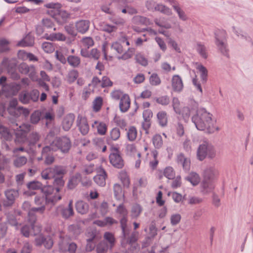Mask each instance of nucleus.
Listing matches in <instances>:
<instances>
[{
    "label": "nucleus",
    "instance_id": "nucleus-1",
    "mask_svg": "<svg viewBox=\"0 0 253 253\" xmlns=\"http://www.w3.org/2000/svg\"><path fill=\"white\" fill-rule=\"evenodd\" d=\"M212 117L211 113L202 108L197 110L196 114L192 117V121L198 130L213 133L219 131L220 128L216 125V120Z\"/></svg>",
    "mask_w": 253,
    "mask_h": 253
},
{
    "label": "nucleus",
    "instance_id": "nucleus-2",
    "mask_svg": "<svg viewBox=\"0 0 253 253\" xmlns=\"http://www.w3.org/2000/svg\"><path fill=\"white\" fill-rule=\"evenodd\" d=\"M54 178L53 183V185L56 187L55 188L51 185H47L42 189V192L45 196L46 202L51 203L52 205H55L61 199L62 196L59 192L64 185L63 176H57Z\"/></svg>",
    "mask_w": 253,
    "mask_h": 253
},
{
    "label": "nucleus",
    "instance_id": "nucleus-3",
    "mask_svg": "<svg viewBox=\"0 0 253 253\" xmlns=\"http://www.w3.org/2000/svg\"><path fill=\"white\" fill-rule=\"evenodd\" d=\"M216 152L214 146L208 141L201 144L197 150V156L200 161L204 160L206 157L213 159L215 157Z\"/></svg>",
    "mask_w": 253,
    "mask_h": 253
},
{
    "label": "nucleus",
    "instance_id": "nucleus-4",
    "mask_svg": "<svg viewBox=\"0 0 253 253\" xmlns=\"http://www.w3.org/2000/svg\"><path fill=\"white\" fill-rule=\"evenodd\" d=\"M215 43L221 54L226 57L229 56L226 33L225 31L218 30L215 33Z\"/></svg>",
    "mask_w": 253,
    "mask_h": 253
},
{
    "label": "nucleus",
    "instance_id": "nucleus-5",
    "mask_svg": "<svg viewBox=\"0 0 253 253\" xmlns=\"http://www.w3.org/2000/svg\"><path fill=\"white\" fill-rule=\"evenodd\" d=\"M66 167L61 165H55L49 167L41 172L42 177L44 179H50L57 176H63L67 173Z\"/></svg>",
    "mask_w": 253,
    "mask_h": 253
},
{
    "label": "nucleus",
    "instance_id": "nucleus-6",
    "mask_svg": "<svg viewBox=\"0 0 253 253\" xmlns=\"http://www.w3.org/2000/svg\"><path fill=\"white\" fill-rule=\"evenodd\" d=\"M52 146H54L56 151L60 150L62 153H68L72 146L71 141L67 136L56 138L52 142Z\"/></svg>",
    "mask_w": 253,
    "mask_h": 253
},
{
    "label": "nucleus",
    "instance_id": "nucleus-7",
    "mask_svg": "<svg viewBox=\"0 0 253 253\" xmlns=\"http://www.w3.org/2000/svg\"><path fill=\"white\" fill-rule=\"evenodd\" d=\"M33 129V126L29 124H24L20 126L15 130V141L16 143L23 144L27 139V133Z\"/></svg>",
    "mask_w": 253,
    "mask_h": 253
},
{
    "label": "nucleus",
    "instance_id": "nucleus-8",
    "mask_svg": "<svg viewBox=\"0 0 253 253\" xmlns=\"http://www.w3.org/2000/svg\"><path fill=\"white\" fill-rule=\"evenodd\" d=\"M111 49L114 50L118 54H123L122 56L118 57L119 59L126 60L130 58L134 52V49L128 48L125 52L124 53V49L123 45L121 42H115L112 43Z\"/></svg>",
    "mask_w": 253,
    "mask_h": 253
},
{
    "label": "nucleus",
    "instance_id": "nucleus-9",
    "mask_svg": "<svg viewBox=\"0 0 253 253\" xmlns=\"http://www.w3.org/2000/svg\"><path fill=\"white\" fill-rule=\"evenodd\" d=\"M21 89V85L15 83H11L3 85L1 88L2 93L6 97L16 95Z\"/></svg>",
    "mask_w": 253,
    "mask_h": 253
},
{
    "label": "nucleus",
    "instance_id": "nucleus-10",
    "mask_svg": "<svg viewBox=\"0 0 253 253\" xmlns=\"http://www.w3.org/2000/svg\"><path fill=\"white\" fill-rule=\"evenodd\" d=\"M109 160L111 164L116 168L122 169L124 166V161L117 148L112 149V152L109 156Z\"/></svg>",
    "mask_w": 253,
    "mask_h": 253
},
{
    "label": "nucleus",
    "instance_id": "nucleus-11",
    "mask_svg": "<svg viewBox=\"0 0 253 253\" xmlns=\"http://www.w3.org/2000/svg\"><path fill=\"white\" fill-rule=\"evenodd\" d=\"M219 172L214 166L207 167L203 172V179L213 181L217 177Z\"/></svg>",
    "mask_w": 253,
    "mask_h": 253
},
{
    "label": "nucleus",
    "instance_id": "nucleus-12",
    "mask_svg": "<svg viewBox=\"0 0 253 253\" xmlns=\"http://www.w3.org/2000/svg\"><path fill=\"white\" fill-rule=\"evenodd\" d=\"M59 250L62 252L68 251L69 253H75L77 250V245L74 243H69L65 239H61L59 243Z\"/></svg>",
    "mask_w": 253,
    "mask_h": 253
},
{
    "label": "nucleus",
    "instance_id": "nucleus-13",
    "mask_svg": "<svg viewBox=\"0 0 253 253\" xmlns=\"http://www.w3.org/2000/svg\"><path fill=\"white\" fill-rule=\"evenodd\" d=\"M18 191L16 190L9 189L5 192V196L6 200L4 202L3 205L5 207H9L12 205L15 200L18 197Z\"/></svg>",
    "mask_w": 253,
    "mask_h": 253
},
{
    "label": "nucleus",
    "instance_id": "nucleus-14",
    "mask_svg": "<svg viewBox=\"0 0 253 253\" xmlns=\"http://www.w3.org/2000/svg\"><path fill=\"white\" fill-rule=\"evenodd\" d=\"M107 176V173L105 169L101 167H100L97 169V174L93 178L94 181L100 186H104L106 184Z\"/></svg>",
    "mask_w": 253,
    "mask_h": 253
},
{
    "label": "nucleus",
    "instance_id": "nucleus-15",
    "mask_svg": "<svg viewBox=\"0 0 253 253\" xmlns=\"http://www.w3.org/2000/svg\"><path fill=\"white\" fill-rule=\"evenodd\" d=\"M77 122V126L81 133L83 135L87 134L89 130V126L86 119L81 116H79Z\"/></svg>",
    "mask_w": 253,
    "mask_h": 253
},
{
    "label": "nucleus",
    "instance_id": "nucleus-16",
    "mask_svg": "<svg viewBox=\"0 0 253 253\" xmlns=\"http://www.w3.org/2000/svg\"><path fill=\"white\" fill-rule=\"evenodd\" d=\"M40 134L34 131H32L28 136V146L33 148L34 152L36 151V144L40 140Z\"/></svg>",
    "mask_w": 253,
    "mask_h": 253
},
{
    "label": "nucleus",
    "instance_id": "nucleus-17",
    "mask_svg": "<svg viewBox=\"0 0 253 253\" xmlns=\"http://www.w3.org/2000/svg\"><path fill=\"white\" fill-rule=\"evenodd\" d=\"M201 192L203 195H207L212 192L214 188L213 181L203 179L201 184Z\"/></svg>",
    "mask_w": 253,
    "mask_h": 253
},
{
    "label": "nucleus",
    "instance_id": "nucleus-18",
    "mask_svg": "<svg viewBox=\"0 0 253 253\" xmlns=\"http://www.w3.org/2000/svg\"><path fill=\"white\" fill-rule=\"evenodd\" d=\"M171 85L173 90L176 92H180L183 88V84L181 77L179 75H174L171 80Z\"/></svg>",
    "mask_w": 253,
    "mask_h": 253
},
{
    "label": "nucleus",
    "instance_id": "nucleus-19",
    "mask_svg": "<svg viewBox=\"0 0 253 253\" xmlns=\"http://www.w3.org/2000/svg\"><path fill=\"white\" fill-rule=\"evenodd\" d=\"M75 120L73 114L67 115L63 119L62 123V128L65 131H68L71 128Z\"/></svg>",
    "mask_w": 253,
    "mask_h": 253
},
{
    "label": "nucleus",
    "instance_id": "nucleus-20",
    "mask_svg": "<svg viewBox=\"0 0 253 253\" xmlns=\"http://www.w3.org/2000/svg\"><path fill=\"white\" fill-rule=\"evenodd\" d=\"M76 29L78 32L84 34L89 29L90 22L88 20H82L76 23Z\"/></svg>",
    "mask_w": 253,
    "mask_h": 253
},
{
    "label": "nucleus",
    "instance_id": "nucleus-21",
    "mask_svg": "<svg viewBox=\"0 0 253 253\" xmlns=\"http://www.w3.org/2000/svg\"><path fill=\"white\" fill-rule=\"evenodd\" d=\"M57 14H56V18L58 23L61 24L66 22L70 19L71 14L66 10L63 9H59L57 10Z\"/></svg>",
    "mask_w": 253,
    "mask_h": 253
},
{
    "label": "nucleus",
    "instance_id": "nucleus-22",
    "mask_svg": "<svg viewBox=\"0 0 253 253\" xmlns=\"http://www.w3.org/2000/svg\"><path fill=\"white\" fill-rule=\"evenodd\" d=\"M130 99L128 95L124 94L121 98L119 107L122 112H126L130 107Z\"/></svg>",
    "mask_w": 253,
    "mask_h": 253
},
{
    "label": "nucleus",
    "instance_id": "nucleus-23",
    "mask_svg": "<svg viewBox=\"0 0 253 253\" xmlns=\"http://www.w3.org/2000/svg\"><path fill=\"white\" fill-rule=\"evenodd\" d=\"M138 233L136 232H133L130 237L127 239V242L131 244L130 250L132 253H136L139 250V247L137 244H134L133 246L132 244L135 243L137 240Z\"/></svg>",
    "mask_w": 253,
    "mask_h": 253
},
{
    "label": "nucleus",
    "instance_id": "nucleus-24",
    "mask_svg": "<svg viewBox=\"0 0 253 253\" xmlns=\"http://www.w3.org/2000/svg\"><path fill=\"white\" fill-rule=\"evenodd\" d=\"M191 104L192 107L190 108L189 106H186L183 108L181 113L185 119H188L190 116L191 112L192 110H196L198 108V103L193 100H191Z\"/></svg>",
    "mask_w": 253,
    "mask_h": 253
},
{
    "label": "nucleus",
    "instance_id": "nucleus-25",
    "mask_svg": "<svg viewBox=\"0 0 253 253\" xmlns=\"http://www.w3.org/2000/svg\"><path fill=\"white\" fill-rule=\"evenodd\" d=\"M18 68L20 72L25 75L29 73L30 76H31L35 72V68L34 65H28L25 63L20 64Z\"/></svg>",
    "mask_w": 253,
    "mask_h": 253
},
{
    "label": "nucleus",
    "instance_id": "nucleus-26",
    "mask_svg": "<svg viewBox=\"0 0 253 253\" xmlns=\"http://www.w3.org/2000/svg\"><path fill=\"white\" fill-rule=\"evenodd\" d=\"M196 69L200 73V78L203 84H206L208 80V71L207 68L203 65L198 63H196Z\"/></svg>",
    "mask_w": 253,
    "mask_h": 253
},
{
    "label": "nucleus",
    "instance_id": "nucleus-27",
    "mask_svg": "<svg viewBox=\"0 0 253 253\" xmlns=\"http://www.w3.org/2000/svg\"><path fill=\"white\" fill-rule=\"evenodd\" d=\"M27 161L26 156L15 155L13 160V165L16 168H20L25 166Z\"/></svg>",
    "mask_w": 253,
    "mask_h": 253
},
{
    "label": "nucleus",
    "instance_id": "nucleus-28",
    "mask_svg": "<svg viewBox=\"0 0 253 253\" xmlns=\"http://www.w3.org/2000/svg\"><path fill=\"white\" fill-rule=\"evenodd\" d=\"M177 161L178 164L182 166L184 170L187 171L190 169V161L189 159L185 158L183 154H180L177 156Z\"/></svg>",
    "mask_w": 253,
    "mask_h": 253
},
{
    "label": "nucleus",
    "instance_id": "nucleus-29",
    "mask_svg": "<svg viewBox=\"0 0 253 253\" xmlns=\"http://www.w3.org/2000/svg\"><path fill=\"white\" fill-rule=\"evenodd\" d=\"M132 21L133 23L138 25H149L152 24L148 18L140 15L134 16Z\"/></svg>",
    "mask_w": 253,
    "mask_h": 253
},
{
    "label": "nucleus",
    "instance_id": "nucleus-30",
    "mask_svg": "<svg viewBox=\"0 0 253 253\" xmlns=\"http://www.w3.org/2000/svg\"><path fill=\"white\" fill-rule=\"evenodd\" d=\"M74 211L73 208V201L69 202L68 206L66 208H64L62 210L61 214L62 216L65 218H68L74 214Z\"/></svg>",
    "mask_w": 253,
    "mask_h": 253
},
{
    "label": "nucleus",
    "instance_id": "nucleus-31",
    "mask_svg": "<svg viewBox=\"0 0 253 253\" xmlns=\"http://www.w3.org/2000/svg\"><path fill=\"white\" fill-rule=\"evenodd\" d=\"M77 211L81 214L86 213L88 210V205L83 201H79L76 204Z\"/></svg>",
    "mask_w": 253,
    "mask_h": 253
},
{
    "label": "nucleus",
    "instance_id": "nucleus-32",
    "mask_svg": "<svg viewBox=\"0 0 253 253\" xmlns=\"http://www.w3.org/2000/svg\"><path fill=\"white\" fill-rule=\"evenodd\" d=\"M113 190L114 196L117 200H124V195L123 193L122 187L119 184L116 183L114 185Z\"/></svg>",
    "mask_w": 253,
    "mask_h": 253
},
{
    "label": "nucleus",
    "instance_id": "nucleus-33",
    "mask_svg": "<svg viewBox=\"0 0 253 253\" xmlns=\"http://www.w3.org/2000/svg\"><path fill=\"white\" fill-rule=\"evenodd\" d=\"M45 38L46 39L51 41H65L66 39L65 36L61 33H52L49 35L46 34Z\"/></svg>",
    "mask_w": 253,
    "mask_h": 253
},
{
    "label": "nucleus",
    "instance_id": "nucleus-34",
    "mask_svg": "<svg viewBox=\"0 0 253 253\" xmlns=\"http://www.w3.org/2000/svg\"><path fill=\"white\" fill-rule=\"evenodd\" d=\"M185 179L189 181L193 186L198 185L200 181V177L199 174L194 172H190L189 175L185 177Z\"/></svg>",
    "mask_w": 253,
    "mask_h": 253
},
{
    "label": "nucleus",
    "instance_id": "nucleus-35",
    "mask_svg": "<svg viewBox=\"0 0 253 253\" xmlns=\"http://www.w3.org/2000/svg\"><path fill=\"white\" fill-rule=\"evenodd\" d=\"M196 49L197 52L202 58L204 59H207L208 58V50L205 45L200 42H198L197 44Z\"/></svg>",
    "mask_w": 253,
    "mask_h": 253
},
{
    "label": "nucleus",
    "instance_id": "nucleus-36",
    "mask_svg": "<svg viewBox=\"0 0 253 253\" xmlns=\"http://www.w3.org/2000/svg\"><path fill=\"white\" fill-rule=\"evenodd\" d=\"M79 76V72L77 70L72 69L69 71L66 75V81L70 84L75 82L78 79Z\"/></svg>",
    "mask_w": 253,
    "mask_h": 253
},
{
    "label": "nucleus",
    "instance_id": "nucleus-37",
    "mask_svg": "<svg viewBox=\"0 0 253 253\" xmlns=\"http://www.w3.org/2000/svg\"><path fill=\"white\" fill-rule=\"evenodd\" d=\"M127 216H122L120 220V223L121 228L122 230V233L124 238L126 239L127 236L129 233V229L127 226Z\"/></svg>",
    "mask_w": 253,
    "mask_h": 253
},
{
    "label": "nucleus",
    "instance_id": "nucleus-38",
    "mask_svg": "<svg viewBox=\"0 0 253 253\" xmlns=\"http://www.w3.org/2000/svg\"><path fill=\"white\" fill-rule=\"evenodd\" d=\"M67 60L69 64L74 68L78 67L81 63L80 57L75 55H69L68 56Z\"/></svg>",
    "mask_w": 253,
    "mask_h": 253
},
{
    "label": "nucleus",
    "instance_id": "nucleus-39",
    "mask_svg": "<svg viewBox=\"0 0 253 253\" xmlns=\"http://www.w3.org/2000/svg\"><path fill=\"white\" fill-rule=\"evenodd\" d=\"M173 9L177 13L178 16L180 20L183 21H185L188 20V18L187 15L181 8L179 4L177 5H174Z\"/></svg>",
    "mask_w": 253,
    "mask_h": 253
},
{
    "label": "nucleus",
    "instance_id": "nucleus-40",
    "mask_svg": "<svg viewBox=\"0 0 253 253\" xmlns=\"http://www.w3.org/2000/svg\"><path fill=\"white\" fill-rule=\"evenodd\" d=\"M155 11H158L167 15H170L172 14L171 9L162 4H157L154 7Z\"/></svg>",
    "mask_w": 253,
    "mask_h": 253
},
{
    "label": "nucleus",
    "instance_id": "nucleus-41",
    "mask_svg": "<svg viewBox=\"0 0 253 253\" xmlns=\"http://www.w3.org/2000/svg\"><path fill=\"white\" fill-rule=\"evenodd\" d=\"M34 43V38L30 36H27L24 39L19 42L17 45L19 46H32Z\"/></svg>",
    "mask_w": 253,
    "mask_h": 253
},
{
    "label": "nucleus",
    "instance_id": "nucleus-42",
    "mask_svg": "<svg viewBox=\"0 0 253 253\" xmlns=\"http://www.w3.org/2000/svg\"><path fill=\"white\" fill-rule=\"evenodd\" d=\"M157 116L159 125L162 126H166L168 123L167 113L164 111H161L159 112Z\"/></svg>",
    "mask_w": 253,
    "mask_h": 253
},
{
    "label": "nucleus",
    "instance_id": "nucleus-43",
    "mask_svg": "<svg viewBox=\"0 0 253 253\" xmlns=\"http://www.w3.org/2000/svg\"><path fill=\"white\" fill-rule=\"evenodd\" d=\"M142 211V207L138 204H134L131 210V216L132 218L138 217Z\"/></svg>",
    "mask_w": 253,
    "mask_h": 253
},
{
    "label": "nucleus",
    "instance_id": "nucleus-44",
    "mask_svg": "<svg viewBox=\"0 0 253 253\" xmlns=\"http://www.w3.org/2000/svg\"><path fill=\"white\" fill-rule=\"evenodd\" d=\"M81 42L82 47L85 48H89L94 44V41L92 38L90 37H85L83 38Z\"/></svg>",
    "mask_w": 253,
    "mask_h": 253
},
{
    "label": "nucleus",
    "instance_id": "nucleus-45",
    "mask_svg": "<svg viewBox=\"0 0 253 253\" xmlns=\"http://www.w3.org/2000/svg\"><path fill=\"white\" fill-rule=\"evenodd\" d=\"M121 132L118 127H114L110 132L109 138L113 141H116L120 137Z\"/></svg>",
    "mask_w": 253,
    "mask_h": 253
},
{
    "label": "nucleus",
    "instance_id": "nucleus-46",
    "mask_svg": "<svg viewBox=\"0 0 253 253\" xmlns=\"http://www.w3.org/2000/svg\"><path fill=\"white\" fill-rule=\"evenodd\" d=\"M137 130L134 126H130L127 132V137L128 139L130 141H134L137 136Z\"/></svg>",
    "mask_w": 253,
    "mask_h": 253
},
{
    "label": "nucleus",
    "instance_id": "nucleus-47",
    "mask_svg": "<svg viewBox=\"0 0 253 253\" xmlns=\"http://www.w3.org/2000/svg\"><path fill=\"white\" fill-rule=\"evenodd\" d=\"M95 237V234L93 233H92L91 237L86 240L87 243L85 248L86 251L91 252L94 249L95 244L93 242V239Z\"/></svg>",
    "mask_w": 253,
    "mask_h": 253
},
{
    "label": "nucleus",
    "instance_id": "nucleus-48",
    "mask_svg": "<svg viewBox=\"0 0 253 253\" xmlns=\"http://www.w3.org/2000/svg\"><path fill=\"white\" fill-rule=\"evenodd\" d=\"M41 112L37 110L34 111L31 115L30 122L33 124H37L41 120Z\"/></svg>",
    "mask_w": 253,
    "mask_h": 253
},
{
    "label": "nucleus",
    "instance_id": "nucleus-49",
    "mask_svg": "<svg viewBox=\"0 0 253 253\" xmlns=\"http://www.w3.org/2000/svg\"><path fill=\"white\" fill-rule=\"evenodd\" d=\"M109 249V246L106 241H102L97 246V253H106Z\"/></svg>",
    "mask_w": 253,
    "mask_h": 253
},
{
    "label": "nucleus",
    "instance_id": "nucleus-50",
    "mask_svg": "<svg viewBox=\"0 0 253 253\" xmlns=\"http://www.w3.org/2000/svg\"><path fill=\"white\" fill-rule=\"evenodd\" d=\"M153 144L156 148H160L163 145V139L160 134H156L152 139Z\"/></svg>",
    "mask_w": 253,
    "mask_h": 253
},
{
    "label": "nucleus",
    "instance_id": "nucleus-51",
    "mask_svg": "<svg viewBox=\"0 0 253 253\" xmlns=\"http://www.w3.org/2000/svg\"><path fill=\"white\" fill-rule=\"evenodd\" d=\"M103 99L101 97H96L93 102V108L95 112L99 111L102 105Z\"/></svg>",
    "mask_w": 253,
    "mask_h": 253
},
{
    "label": "nucleus",
    "instance_id": "nucleus-52",
    "mask_svg": "<svg viewBox=\"0 0 253 253\" xmlns=\"http://www.w3.org/2000/svg\"><path fill=\"white\" fill-rule=\"evenodd\" d=\"M42 48L46 53H52L54 50V47L52 43L49 42H44L42 45Z\"/></svg>",
    "mask_w": 253,
    "mask_h": 253
},
{
    "label": "nucleus",
    "instance_id": "nucleus-53",
    "mask_svg": "<svg viewBox=\"0 0 253 253\" xmlns=\"http://www.w3.org/2000/svg\"><path fill=\"white\" fill-rule=\"evenodd\" d=\"M164 175L169 179H173L175 177V172L172 167H167L164 170Z\"/></svg>",
    "mask_w": 253,
    "mask_h": 253
},
{
    "label": "nucleus",
    "instance_id": "nucleus-54",
    "mask_svg": "<svg viewBox=\"0 0 253 253\" xmlns=\"http://www.w3.org/2000/svg\"><path fill=\"white\" fill-rule=\"evenodd\" d=\"M149 81L151 85L155 86L159 85L161 83L160 78L156 73H153L151 75Z\"/></svg>",
    "mask_w": 253,
    "mask_h": 253
},
{
    "label": "nucleus",
    "instance_id": "nucleus-55",
    "mask_svg": "<svg viewBox=\"0 0 253 253\" xmlns=\"http://www.w3.org/2000/svg\"><path fill=\"white\" fill-rule=\"evenodd\" d=\"M155 100L158 104L164 106L168 105L170 102L169 98L167 95L157 97L155 98Z\"/></svg>",
    "mask_w": 253,
    "mask_h": 253
},
{
    "label": "nucleus",
    "instance_id": "nucleus-56",
    "mask_svg": "<svg viewBox=\"0 0 253 253\" xmlns=\"http://www.w3.org/2000/svg\"><path fill=\"white\" fill-rule=\"evenodd\" d=\"M135 60L137 63L143 66L148 65L147 59L141 53H138L135 55Z\"/></svg>",
    "mask_w": 253,
    "mask_h": 253
},
{
    "label": "nucleus",
    "instance_id": "nucleus-57",
    "mask_svg": "<svg viewBox=\"0 0 253 253\" xmlns=\"http://www.w3.org/2000/svg\"><path fill=\"white\" fill-rule=\"evenodd\" d=\"M101 29L102 31L111 33L115 32L117 28L116 26L111 25L107 23H103L101 25Z\"/></svg>",
    "mask_w": 253,
    "mask_h": 253
},
{
    "label": "nucleus",
    "instance_id": "nucleus-58",
    "mask_svg": "<svg viewBox=\"0 0 253 253\" xmlns=\"http://www.w3.org/2000/svg\"><path fill=\"white\" fill-rule=\"evenodd\" d=\"M64 29L65 31L69 35L75 37L77 35V33L74 28L73 23H69L65 26Z\"/></svg>",
    "mask_w": 253,
    "mask_h": 253
},
{
    "label": "nucleus",
    "instance_id": "nucleus-59",
    "mask_svg": "<svg viewBox=\"0 0 253 253\" xmlns=\"http://www.w3.org/2000/svg\"><path fill=\"white\" fill-rule=\"evenodd\" d=\"M181 216L179 213L173 214L170 216V223L172 226L178 224L181 220Z\"/></svg>",
    "mask_w": 253,
    "mask_h": 253
},
{
    "label": "nucleus",
    "instance_id": "nucleus-60",
    "mask_svg": "<svg viewBox=\"0 0 253 253\" xmlns=\"http://www.w3.org/2000/svg\"><path fill=\"white\" fill-rule=\"evenodd\" d=\"M104 239L110 244V248L112 249L115 243V238L112 234L109 232H106L104 236Z\"/></svg>",
    "mask_w": 253,
    "mask_h": 253
},
{
    "label": "nucleus",
    "instance_id": "nucleus-61",
    "mask_svg": "<svg viewBox=\"0 0 253 253\" xmlns=\"http://www.w3.org/2000/svg\"><path fill=\"white\" fill-rule=\"evenodd\" d=\"M172 105L174 112L178 114H180L181 111L179 108L180 102L177 98L174 97L172 99Z\"/></svg>",
    "mask_w": 253,
    "mask_h": 253
},
{
    "label": "nucleus",
    "instance_id": "nucleus-62",
    "mask_svg": "<svg viewBox=\"0 0 253 253\" xmlns=\"http://www.w3.org/2000/svg\"><path fill=\"white\" fill-rule=\"evenodd\" d=\"M56 151L54 146H52V143L50 146H46L43 147L42 151V156H46V155H50L49 153L51 151Z\"/></svg>",
    "mask_w": 253,
    "mask_h": 253
},
{
    "label": "nucleus",
    "instance_id": "nucleus-63",
    "mask_svg": "<svg viewBox=\"0 0 253 253\" xmlns=\"http://www.w3.org/2000/svg\"><path fill=\"white\" fill-rule=\"evenodd\" d=\"M19 100L23 104H27L30 99V94L28 92L22 93L19 95Z\"/></svg>",
    "mask_w": 253,
    "mask_h": 253
},
{
    "label": "nucleus",
    "instance_id": "nucleus-64",
    "mask_svg": "<svg viewBox=\"0 0 253 253\" xmlns=\"http://www.w3.org/2000/svg\"><path fill=\"white\" fill-rule=\"evenodd\" d=\"M97 132L100 135H104L107 131L106 125L102 122L99 123L97 126Z\"/></svg>",
    "mask_w": 253,
    "mask_h": 253
}]
</instances>
